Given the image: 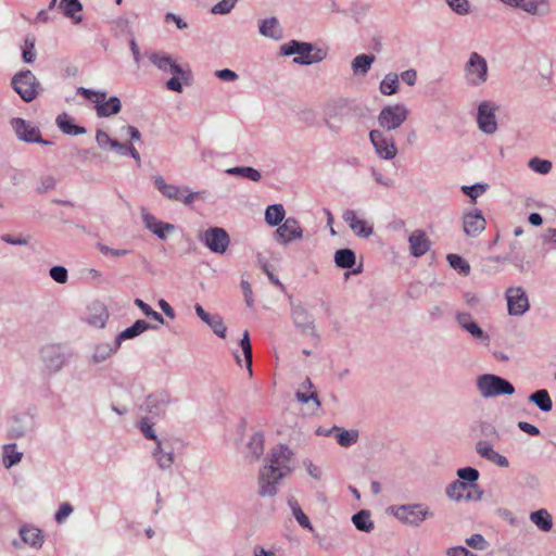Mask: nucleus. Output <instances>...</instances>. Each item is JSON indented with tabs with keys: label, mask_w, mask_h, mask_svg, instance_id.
<instances>
[{
	"label": "nucleus",
	"mask_w": 556,
	"mask_h": 556,
	"mask_svg": "<svg viewBox=\"0 0 556 556\" xmlns=\"http://www.w3.org/2000/svg\"><path fill=\"white\" fill-rule=\"evenodd\" d=\"M293 452L286 445L273 448L268 463L260 470L258 484L262 496H274L278 492V484L293 469Z\"/></svg>",
	"instance_id": "nucleus-1"
},
{
	"label": "nucleus",
	"mask_w": 556,
	"mask_h": 556,
	"mask_svg": "<svg viewBox=\"0 0 556 556\" xmlns=\"http://www.w3.org/2000/svg\"><path fill=\"white\" fill-rule=\"evenodd\" d=\"M280 54L285 56L295 55L294 64L307 66L325 60L327 51L311 42L290 40L280 46Z\"/></svg>",
	"instance_id": "nucleus-2"
},
{
	"label": "nucleus",
	"mask_w": 556,
	"mask_h": 556,
	"mask_svg": "<svg viewBox=\"0 0 556 556\" xmlns=\"http://www.w3.org/2000/svg\"><path fill=\"white\" fill-rule=\"evenodd\" d=\"M388 513L401 523L416 528L435 516L430 506L425 503L392 505L388 508Z\"/></svg>",
	"instance_id": "nucleus-3"
},
{
	"label": "nucleus",
	"mask_w": 556,
	"mask_h": 556,
	"mask_svg": "<svg viewBox=\"0 0 556 556\" xmlns=\"http://www.w3.org/2000/svg\"><path fill=\"white\" fill-rule=\"evenodd\" d=\"M153 184L164 198L180 202L186 206H191L195 200H205L207 195L205 190L191 191L187 186L168 184L160 175L153 177Z\"/></svg>",
	"instance_id": "nucleus-4"
},
{
	"label": "nucleus",
	"mask_w": 556,
	"mask_h": 556,
	"mask_svg": "<svg viewBox=\"0 0 556 556\" xmlns=\"http://www.w3.org/2000/svg\"><path fill=\"white\" fill-rule=\"evenodd\" d=\"M476 387L480 396L483 399L511 395L515 393V387L507 379L494 374L478 376Z\"/></svg>",
	"instance_id": "nucleus-5"
},
{
	"label": "nucleus",
	"mask_w": 556,
	"mask_h": 556,
	"mask_svg": "<svg viewBox=\"0 0 556 556\" xmlns=\"http://www.w3.org/2000/svg\"><path fill=\"white\" fill-rule=\"evenodd\" d=\"M464 81L470 88L484 85L489 78L486 60L478 52H471L464 64Z\"/></svg>",
	"instance_id": "nucleus-6"
},
{
	"label": "nucleus",
	"mask_w": 556,
	"mask_h": 556,
	"mask_svg": "<svg viewBox=\"0 0 556 556\" xmlns=\"http://www.w3.org/2000/svg\"><path fill=\"white\" fill-rule=\"evenodd\" d=\"M77 93L94 103V109L99 117H109L119 113L122 102L118 97L106 98L105 91H94L88 88L79 87Z\"/></svg>",
	"instance_id": "nucleus-7"
},
{
	"label": "nucleus",
	"mask_w": 556,
	"mask_h": 556,
	"mask_svg": "<svg viewBox=\"0 0 556 556\" xmlns=\"http://www.w3.org/2000/svg\"><path fill=\"white\" fill-rule=\"evenodd\" d=\"M12 88L25 102H31L40 92L42 87L36 76L29 70H24L16 73L12 77Z\"/></svg>",
	"instance_id": "nucleus-8"
},
{
	"label": "nucleus",
	"mask_w": 556,
	"mask_h": 556,
	"mask_svg": "<svg viewBox=\"0 0 556 556\" xmlns=\"http://www.w3.org/2000/svg\"><path fill=\"white\" fill-rule=\"evenodd\" d=\"M500 104L494 101L483 100L478 104L476 122L480 131L485 135H493L498 129L496 113Z\"/></svg>",
	"instance_id": "nucleus-9"
},
{
	"label": "nucleus",
	"mask_w": 556,
	"mask_h": 556,
	"mask_svg": "<svg viewBox=\"0 0 556 556\" xmlns=\"http://www.w3.org/2000/svg\"><path fill=\"white\" fill-rule=\"evenodd\" d=\"M409 111L404 103L389 104L378 115V124L388 131L400 128L407 119Z\"/></svg>",
	"instance_id": "nucleus-10"
},
{
	"label": "nucleus",
	"mask_w": 556,
	"mask_h": 556,
	"mask_svg": "<svg viewBox=\"0 0 556 556\" xmlns=\"http://www.w3.org/2000/svg\"><path fill=\"white\" fill-rule=\"evenodd\" d=\"M369 140L377 156L384 161L393 160L397 154L394 138L380 129L369 131Z\"/></svg>",
	"instance_id": "nucleus-11"
},
{
	"label": "nucleus",
	"mask_w": 556,
	"mask_h": 556,
	"mask_svg": "<svg viewBox=\"0 0 556 556\" xmlns=\"http://www.w3.org/2000/svg\"><path fill=\"white\" fill-rule=\"evenodd\" d=\"M291 319L294 327L306 337L318 338L313 315L300 303L291 304Z\"/></svg>",
	"instance_id": "nucleus-12"
},
{
	"label": "nucleus",
	"mask_w": 556,
	"mask_h": 556,
	"mask_svg": "<svg viewBox=\"0 0 556 556\" xmlns=\"http://www.w3.org/2000/svg\"><path fill=\"white\" fill-rule=\"evenodd\" d=\"M304 230L294 217L286 218L275 230L274 239L283 245L303 239Z\"/></svg>",
	"instance_id": "nucleus-13"
},
{
	"label": "nucleus",
	"mask_w": 556,
	"mask_h": 556,
	"mask_svg": "<svg viewBox=\"0 0 556 556\" xmlns=\"http://www.w3.org/2000/svg\"><path fill=\"white\" fill-rule=\"evenodd\" d=\"M200 239L210 251L217 254H224L230 243L229 235L220 227L205 230Z\"/></svg>",
	"instance_id": "nucleus-14"
},
{
	"label": "nucleus",
	"mask_w": 556,
	"mask_h": 556,
	"mask_svg": "<svg viewBox=\"0 0 556 556\" xmlns=\"http://www.w3.org/2000/svg\"><path fill=\"white\" fill-rule=\"evenodd\" d=\"M11 126L15 131L16 137L25 142H36L40 144H51L50 141L42 139L38 127L31 125L29 122L14 117L11 119Z\"/></svg>",
	"instance_id": "nucleus-15"
},
{
	"label": "nucleus",
	"mask_w": 556,
	"mask_h": 556,
	"mask_svg": "<svg viewBox=\"0 0 556 556\" xmlns=\"http://www.w3.org/2000/svg\"><path fill=\"white\" fill-rule=\"evenodd\" d=\"M455 320L459 328L467 332L473 340L488 345L490 343V336L485 332L467 312H457Z\"/></svg>",
	"instance_id": "nucleus-16"
},
{
	"label": "nucleus",
	"mask_w": 556,
	"mask_h": 556,
	"mask_svg": "<svg viewBox=\"0 0 556 556\" xmlns=\"http://www.w3.org/2000/svg\"><path fill=\"white\" fill-rule=\"evenodd\" d=\"M342 219L348 224L356 237L368 238L374 233L372 224L363 218V216L355 210H344L342 213Z\"/></svg>",
	"instance_id": "nucleus-17"
},
{
	"label": "nucleus",
	"mask_w": 556,
	"mask_h": 556,
	"mask_svg": "<svg viewBox=\"0 0 556 556\" xmlns=\"http://www.w3.org/2000/svg\"><path fill=\"white\" fill-rule=\"evenodd\" d=\"M506 300L508 314L511 316H522L530 308L528 295L521 287L508 288Z\"/></svg>",
	"instance_id": "nucleus-18"
},
{
	"label": "nucleus",
	"mask_w": 556,
	"mask_h": 556,
	"mask_svg": "<svg viewBox=\"0 0 556 556\" xmlns=\"http://www.w3.org/2000/svg\"><path fill=\"white\" fill-rule=\"evenodd\" d=\"M149 60L164 73L180 75L182 79L189 77V72L184 70L169 54L152 52L149 54Z\"/></svg>",
	"instance_id": "nucleus-19"
},
{
	"label": "nucleus",
	"mask_w": 556,
	"mask_h": 556,
	"mask_svg": "<svg viewBox=\"0 0 556 556\" xmlns=\"http://www.w3.org/2000/svg\"><path fill=\"white\" fill-rule=\"evenodd\" d=\"M504 4L521 10L529 15H544L549 11V0H500Z\"/></svg>",
	"instance_id": "nucleus-20"
},
{
	"label": "nucleus",
	"mask_w": 556,
	"mask_h": 556,
	"mask_svg": "<svg viewBox=\"0 0 556 556\" xmlns=\"http://www.w3.org/2000/svg\"><path fill=\"white\" fill-rule=\"evenodd\" d=\"M20 541L33 549H40L45 543L43 531L35 525L24 523L18 529Z\"/></svg>",
	"instance_id": "nucleus-21"
},
{
	"label": "nucleus",
	"mask_w": 556,
	"mask_h": 556,
	"mask_svg": "<svg viewBox=\"0 0 556 556\" xmlns=\"http://www.w3.org/2000/svg\"><path fill=\"white\" fill-rule=\"evenodd\" d=\"M141 218L146 228L162 240H165L167 236L175 230V226L173 224L157 219L146 207L141 208Z\"/></svg>",
	"instance_id": "nucleus-22"
},
{
	"label": "nucleus",
	"mask_w": 556,
	"mask_h": 556,
	"mask_svg": "<svg viewBox=\"0 0 556 556\" xmlns=\"http://www.w3.org/2000/svg\"><path fill=\"white\" fill-rule=\"evenodd\" d=\"M486 222L481 211L475 208L463 215V229L466 236L477 237L485 229Z\"/></svg>",
	"instance_id": "nucleus-23"
},
{
	"label": "nucleus",
	"mask_w": 556,
	"mask_h": 556,
	"mask_svg": "<svg viewBox=\"0 0 556 556\" xmlns=\"http://www.w3.org/2000/svg\"><path fill=\"white\" fill-rule=\"evenodd\" d=\"M109 313L105 305L101 302H92L85 316V320L92 327L103 328L108 321Z\"/></svg>",
	"instance_id": "nucleus-24"
},
{
	"label": "nucleus",
	"mask_w": 556,
	"mask_h": 556,
	"mask_svg": "<svg viewBox=\"0 0 556 556\" xmlns=\"http://www.w3.org/2000/svg\"><path fill=\"white\" fill-rule=\"evenodd\" d=\"M409 252L414 257L425 255L430 249V241L424 230H414L408 237Z\"/></svg>",
	"instance_id": "nucleus-25"
},
{
	"label": "nucleus",
	"mask_w": 556,
	"mask_h": 556,
	"mask_svg": "<svg viewBox=\"0 0 556 556\" xmlns=\"http://www.w3.org/2000/svg\"><path fill=\"white\" fill-rule=\"evenodd\" d=\"M121 348L119 342L114 340V342H101L97 343L93 346L91 361L93 364H101L112 357Z\"/></svg>",
	"instance_id": "nucleus-26"
},
{
	"label": "nucleus",
	"mask_w": 556,
	"mask_h": 556,
	"mask_svg": "<svg viewBox=\"0 0 556 556\" xmlns=\"http://www.w3.org/2000/svg\"><path fill=\"white\" fill-rule=\"evenodd\" d=\"M341 104L338 101L328 102L324 108V124L333 134H339L341 126L336 119L340 116Z\"/></svg>",
	"instance_id": "nucleus-27"
},
{
	"label": "nucleus",
	"mask_w": 556,
	"mask_h": 556,
	"mask_svg": "<svg viewBox=\"0 0 556 556\" xmlns=\"http://www.w3.org/2000/svg\"><path fill=\"white\" fill-rule=\"evenodd\" d=\"M152 456L157 466L163 470L169 469L174 464L173 450L166 447L163 441L155 443V447L152 450Z\"/></svg>",
	"instance_id": "nucleus-28"
},
{
	"label": "nucleus",
	"mask_w": 556,
	"mask_h": 556,
	"mask_svg": "<svg viewBox=\"0 0 556 556\" xmlns=\"http://www.w3.org/2000/svg\"><path fill=\"white\" fill-rule=\"evenodd\" d=\"M169 403V397L166 393H153L147 396L143 408L152 415H160L164 413Z\"/></svg>",
	"instance_id": "nucleus-29"
},
{
	"label": "nucleus",
	"mask_w": 556,
	"mask_h": 556,
	"mask_svg": "<svg viewBox=\"0 0 556 556\" xmlns=\"http://www.w3.org/2000/svg\"><path fill=\"white\" fill-rule=\"evenodd\" d=\"M376 61L375 54L362 53L351 62V71L355 77H365Z\"/></svg>",
	"instance_id": "nucleus-30"
},
{
	"label": "nucleus",
	"mask_w": 556,
	"mask_h": 556,
	"mask_svg": "<svg viewBox=\"0 0 556 556\" xmlns=\"http://www.w3.org/2000/svg\"><path fill=\"white\" fill-rule=\"evenodd\" d=\"M152 328H154V327L151 326L146 320L138 319L130 327H128L125 330L121 331L116 336L115 339H116L117 342H119V345H122V343L124 341L134 339V338L140 336L141 333H143L144 331H147L149 329H152Z\"/></svg>",
	"instance_id": "nucleus-31"
},
{
	"label": "nucleus",
	"mask_w": 556,
	"mask_h": 556,
	"mask_svg": "<svg viewBox=\"0 0 556 556\" xmlns=\"http://www.w3.org/2000/svg\"><path fill=\"white\" fill-rule=\"evenodd\" d=\"M258 31L262 36L268 37L274 40H279L282 37V29L276 17H268L260 22Z\"/></svg>",
	"instance_id": "nucleus-32"
},
{
	"label": "nucleus",
	"mask_w": 556,
	"mask_h": 556,
	"mask_svg": "<svg viewBox=\"0 0 556 556\" xmlns=\"http://www.w3.org/2000/svg\"><path fill=\"white\" fill-rule=\"evenodd\" d=\"M42 359L47 369L51 372H56L64 366V356L54 348L45 350L42 353Z\"/></svg>",
	"instance_id": "nucleus-33"
},
{
	"label": "nucleus",
	"mask_w": 556,
	"mask_h": 556,
	"mask_svg": "<svg viewBox=\"0 0 556 556\" xmlns=\"http://www.w3.org/2000/svg\"><path fill=\"white\" fill-rule=\"evenodd\" d=\"M29 431L27 417L24 415H14L11 419V425L8 430V435L11 439L23 438Z\"/></svg>",
	"instance_id": "nucleus-34"
},
{
	"label": "nucleus",
	"mask_w": 556,
	"mask_h": 556,
	"mask_svg": "<svg viewBox=\"0 0 556 556\" xmlns=\"http://www.w3.org/2000/svg\"><path fill=\"white\" fill-rule=\"evenodd\" d=\"M379 91L383 96H393L400 91V76L394 72L387 73L379 84Z\"/></svg>",
	"instance_id": "nucleus-35"
},
{
	"label": "nucleus",
	"mask_w": 556,
	"mask_h": 556,
	"mask_svg": "<svg viewBox=\"0 0 556 556\" xmlns=\"http://www.w3.org/2000/svg\"><path fill=\"white\" fill-rule=\"evenodd\" d=\"M288 506L292 513V516L296 520V522L305 530H308L311 532L314 531V527L312 522L309 521L308 517L305 515L303 509L301 508L298 500L295 497H289L288 498Z\"/></svg>",
	"instance_id": "nucleus-36"
},
{
	"label": "nucleus",
	"mask_w": 556,
	"mask_h": 556,
	"mask_svg": "<svg viewBox=\"0 0 556 556\" xmlns=\"http://www.w3.org/2000/svg\"><path fill=\"white\" fill-rule=\"evenodd\" d=\"M265 222L268 226H279L286 219V210L282 204L268 205L264 214Z\"/></svg>",
	"instance_id": "nucleus-37"
},
{
	"label": "nucleus",
	"mask_w": 556,
	"mask_h": 556,
	"mask_svg": "<svg viewBox=\"0 0 556 556\" xmlns=\"http://www.w3.org/2000/svg\"><path fill=\"white\" fill-rule=\"evenodd\" d=\"M56 125L62 132L71 136L83 135L86 132V128L75 125L72 118L66 114L62 113L56 117Z\"/></svg>",
	"instance_id": "nucleus-38"
},
{
	"label": "nucleus",
	"mask_w": 556,
	"mask_h": 556,
	"mask_svg": "<svg viewBox=\"0 0 556 556\" xmlns=\"http://www.w3.org/2000/svg\"><path fill=\"white\" fill-rule=\"evenodd\" d=\"M60 8L62 9L64 15L73 20L75 24H78L83 21L81 15L78 14L83 10V4L79 0H61Z\"/></svg>",
	"instance_id": "nucleus-39"
},
{
	"label": "nucleus",
	"mask_w": 556,
	"mask_h": 556,
	"mask_svg": "<svg viewBox=\"0 0 556 556\" xmlns=\"http://www.w3.org/2000/svg\"><path fill=\"white\" fill-rule=\"evenodd\" d=\"M530 520L543 532H548L553 528V519L551 514L541 508L530 514Z\"/></svg>",
	"instance_id": "nucleus-40"
},
{
	"label": "nucleus",
	"mask_w": 556,
	"mask_h": 556,
	"mask_svg": "<svg viewBox=\"0 0 556 556\" xmlns=\"http://www.w3.org/2000/svg\"><path fill=\"white\" fill-rule=\"evenodd\" d=\"M225 173L227 175L242 177L254 182H258L262 179L261 172L251 166L229 167Z\"/></svg>",
	"instance_id": "nucleus-41"
},
{
	"label": "nucleus",
	"mask_w": 556,
	"mask_h": 556,
	"mask_svg": "<svg viewBox=\"0 0 556 556\" xmlns=\"http://www.w3.org/2000/svg\"><path fill=\"white\" fill-rule=\"evenodd\" d=\"M529 401L535 404L544 413L551 412L553 408L552 399L545 389L531 393L529 395Z\"/></svg>",
	"instance_id": "nucleus-42"
},
{
	"label": "nucleus",
	"mask_w": 556,
	"mask_h": 556,
	"mask_svg": "<svg viewBox=\"0 0 556 556\" xmlns=\"http://www.w3.org/2000/svg\"><path fill=\"white\" fill-rule=\"evenodd\" d=\"M356 256L351 249H341L334 253V263L340 268H352L355 265Z\"/></svg>",
	"instance_id": "nucleus-43"
},
{
	"label": "nucleus",
	"mask_w": 556,
	"mask_h": 556,
	"mask_svg": "<svg viewBox=\"0 0 556 556\" xmlns=\"http://www.w3.org/2000/svg\"><path fill=\"white\" fill-rule=\"evenodd\" d=\"M23 454L17 451L15 443L5 444L3 446V465L5 468H11L22 460Z\"/></svg>",
	"instance_id": "nucleus-44"
},
{
	"label": "nucleus",
	"mask_w": 556,
	"mask_h": 556,
	"mask_svg": "<svg viewBox=\"0 0 556 556\" xmlns=\"http://www.w3.org/2000/svg\"><path fill=\"white\" fill-rule=\"evenodd\" d=\"M355 528L363 532H370L374 529V522L368 510H361L352 517Z\"/></svg>",
	"instance_id": "nucleus-45"
},
{
	"label": "nucleus",
	"mask_w": 556,
	"mask_h": 556,
	"mask_svg": "<svg viewBox=\"0 0 556 556\" xmlns=\"http://www.w3.org/2000/svg\"><path fill=\"white\" fill-rule=\"evenodd\" d=\"M333 431L337 432V442L342 447H350L355 444L358 440L357 430H345L334 427Z\"/></svg>",
	"instance_id": "nucleus-46"
},
{
	"label": "nucleus",
	"mask_w": 556,
	"mask_h": 556,
	"mask_svg": "<svg viewBox=\"0 0 556 556\" xmlns=\"http://www.w3.org/2000/svg\"><path fill=\"white\" fill-rule=\"evenodd\" d=\"M476 453L483 459L492 463L496 455L497 451L494 450L493 444L486 440H479L475 446Z\"/></svg>",
	"instance_id": "nucleus-47"
},
{
	"label": "nucleus",
	"mask_w": 556,
	"mask_h": 556,
	"mask_svg": "<svg viewBox=\"0 0 556 556\" xmlns=\"http://www.w3.org/2000/svg\"><path fill=\"white\" fill-rule=\"evenodd\" d=\"M467 486V483L460 480H455L446 486L445 494L450 500L459 502L464 498V492L466 491Z\"/></svg>",
	"instance_id": "nucleus-48"
},
{
	"label": "nucleus",
	"mask_w": 556,
	"mask_h": 556,
	"mask_svg": "<svg viewBox=\"0 0 556 556\" xmlns=\"http://www.w3.org/2000/svg\"><path fill=\"white\" fill-rule=\"evenodd\" d=\"M528 167L536 174L547 175L552 170L553 164L548 160L535 156L529 160Z\"/></svg>",
	"instance_id": "nucleus-49"
},
{
	"label": "nucleus",
	"mask_w": 556,
	"mask_h": 556,
	"mask_svg": "<svg viewBox=\"0 0 556 556\" xmlns=\"http://www.w3.org/2000/svg\"><path fill=\"white\" fill-rule=\"evenodd\" d=\"M249 453L254 459H257L264 452V437L262 433L252 435L248 443Z\"/></svg>",
	"instance_id": "nucleus-50"
},
{
	"label": "nucleus",
	"mask_w": 556,
	"mask_h": 556,
	"mask_svg": "<svg viewBox=\"0 0 556 556\" xmlns=\"http://www.w3.org/2000/svg\"><path fill=\"white\" fill-rule=\"evenodd\" d=\"M240 346L242 349L245 365L249 371V376H252V345L250 341V336L248 331H244L242 339L240 340Z\"/></svg>",
	"instance_id": "nucleus-51"
},
{
	"label": "nucleus",
	"mask_w": 556,
	"mask_h": 556,
	"mask_svg": "<svg viewBox=\"0 0 556 556\" xmlns=\"http://www.w3.org/2000/svg\"><path fill=\"white\" fill-rule=\"evenodd\" d=\"M205 324L212 329V331L219 338H225L227 328L220 315H211Z\"/></svg>",
	"instance_id": "nucleus-52"
},
{
	"label": "nucleus",
	"mask_w": 556,
	"mask_h": 556,
	"mask_svg": "<svg viewBox=\"0 0 556 556\" xmlns=\"http://www.w3.org/2000/svg\"><path fill=\"white\" fill-rule=\"evenodd\" d=\"M445 2L457 15L465 16L471 13V4L468 0H445Z\"/></svg>",
	"instance_id": "nucleus-53"
},
{
	"label": "nucleus",
	"mask_w": 556,
	"mask_h": 556,
	"mask_svg": "<svg viewBox=\"0 0 556 556\" xmlns=\"http://www.w3.org/2000/svg\"><path fill=\"white\" fill-rule=\"evenodd\" d=\"M447 261L450 266L455 270H458L460 274L467 276L470 273V265L462 256L457 254H448Z\"/></svg>",
	"instance_id": "nucleus-54"
},
{
	"label": "nucleus",
	"mask_w": 556,
	"mask_h": 556,
	"mask_svg": "<svg viewBox=\"0 0 556 556\" xmlns=\"http://www.w3.org/2000/svg\"><path fill=\"white\" fill-rule=\"evenodd\" d=\"M457 480L473 483L479 479V471L473 467H464L457 470Z\"/></svg>",
	"instance_id": "nucleus-55"
},
{
	"label": "nucleus",
	"mask_w": 556,
	"mask_h": 556,
	"mask_svg": "<svg viewBox=\"0 0 556 556\" xmlns=\"http://www.w3.org/2000/svg\"><path fill=\"white\" fill-rule=\"evenodd\" d=\"M238 0H220L215 5L212 7L211 12L217 15H226L229 14L232 9L236 7Z\"/></svg>",
	"instance_id": "nucleus-56"
},
{
	"label": "nucleus",
	"mask_w": 556,
	"mask_h": 556,
	"mask_svg": "<svg viewBox=\"0 0 556 556\" xmlns=\"http://www.w3.org/2000/svg\"><path fill=\"white\" fill-rule=\"evenodd\" d=\"M74 511V508L73 506L65 502V503H62L59 507V509L56 510V513L54 514V520L58 525H62L65 522V520L73 514Z\"/></svg>",
	"instance_id": "nucleus-57"
},
{
	"label": "nucleus",
	"mask_w": 556,
	"mask_h": 556,
	"mask_svg": "<svg viewBox=\"0 0 556 556\" xmlns=\"http://www.w3.org/2000/svg\"><path fill=\"white\" fill-rule=\"evenodd\" d=\"M56 186V179L51 175L41 176L37 184V192L45 193L53 190Z\"/></svg>",
	"instance_id": "nucleus-58"
},
{
	"label": "nucleus",
	"mask_w": 556,
	"mask_h": 556,
	"mask_svg": "<svg viewBox=\"0 0 556 556\" xmlns=\"http://www.w3.org/2000/svg\"><path fill=\"white\" fill-rule=\"evenodd\" d=\"M139 429L147 439L153 440L155 443H157V441H161L157 438L153 425L150 422L149 418H142L139 421Z\"/></svg>",
	"instance_id": "nucleus-59"
},
{
	"label": "nucleus",
	"mask_w": 556,
	"mask_h": 556,
	"mask_svg": "<svg viewBox=\"0 0 556 556\" xmlns=\"http://www.w3.org/2000/svg\"><path fill=\"white\" fill-rule=\"evenodd\" d=\"M488 185L484 184H476L472 186H463L462 191L464 194L469 197L472 200H476L480 194L486 191Z\"/></svg>",
	"instance_id": "nucleus-60"
},
{
	"label": "nucleus",
	"mask_w": 556,
	"mask_h": 556,
	"mask_svg": "<svg viewBox=\"0 0 556 556\" xmlns=\"http://www.w3.org/2000/svg\"><path fill=\"white\" fill-rule=\"evenodd\" d=\"M49 275L58 283H65L68 279L67 269L63 266L51 267Z\"/></svg>",
	"instance_id": "nucleus-61"
},
{
	"label": "nucleus",
	"mask_w": 556,
	"mask_h": 556,
	"mask_svg": "<svg viewBox=\"0 0 556 556\" xmlns=\"http://www.w3.org/2000/svg\"><path fill=\"white\" fill-rule=\"evenodd\" d=\"M466 544L477 551H484L489 545L485 539L479 533L472 534L470 538L466 539Z\"/></svg>",
	"instance_id": "nucleus-62"
},
{
	"label": "nucleus",
	"mask_w": 556,
	"mask_h": 556,
	"mask_svg": "<svg viewBox=\"0 0 556 556\" xmlns=\"http://www.w3.org/2000/svg\"><path fill=\"white\" fill-rule=\"evenodd\" d=\"M370 174L374 180L386 188H392L394 186V180L390 177H387L382 175L380 170H378L376 167L370 168Z\"/></svg>",
	"instance_id": "nucleus-63"
},
{
	"label": "nucleus",
	"mask_w": 556,
	"mask_h": 556,
	"mask_svg": "<svg viewBox=\"0 0 556 556\" xmlns=\"http://www.w3.org/2000/svg\"><path fill=\"white\" fill-rule=\"evenodd\" d=\"M22 58L26 63H33L36 59L35 41L26 38Z\"/></svg>",
	"instance_id": "nucleus-64"
}]
</instances>
